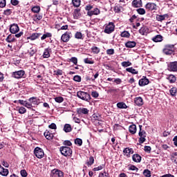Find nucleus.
<instances>
[{
    "label": "nucleus",
    "mask_w": 177,
    "mask_h": 177,
    "mask_svg": "<svg viewBox=\"0 0 177 177\" xmlns=\"http://www.w3.org/2000/svg\"><path fill=\"white\" fill-rule=\"evenodd\" d=\"M77 97H79V99H82V100H85V102H89V100H91V95L84 91H78L77 93Z\"/></svg>",
    "instance_id": "nucleus-1"
},
{
    "label": "nucleus",
    "mask_w": 177,
    "mask_h": 177,
    "mask_svg": "<svg viewBox=\"0 0 177 177\" xmlns=\"http://www.w3.org/2000/svg\"><path fill=\"white\" fill-rule=\"evenodd\" d=\"M59 150L62 156L65 157H70L73 154V150L68 147H62Z\"/></svg>",
    "instance_id": "nucleus-2"
},
{
    "label": "nucleus",
    "mask_w": 177,
    "mask_h": 177,
    "mask_svg": "<svg viewBox=\"0 0 177 177\" xmlns=\"http://www.w3.org/2000/svg\"><path fill=\"white\" fill-rule=\"evenodd\" d=\"M175 50V46L174 44H168L163 49L165 55H172Z\"/></svg>",
    "instance_id": "nucleus-3"
},
{
    "label": "nucleus",
    "mask_w": 177,
    "mask_h": 177,
    "mask_svg": "<svg viewBox=\"0 0 177 177\" xmlns=\"http://www.w3.org/2000/svg\"><path fill=\"white\" fill-rule=\"evenodd\" d=\"M115 28V26H114V23L109 22V24L105 25V28L104 31L106 34H111V32L114 31Z\"/></svg>",
    "instance_id": "nucleus-4"
},
{
    "label": "nucleus",
    "mask_w": 177,
    "mask_h": 177,
    "mask_svg": "<svg viewBox=\"0 0 177 177\" xmlns=\"http://www.w3.org/2000/svg\"><path fill=\"white\" fill-rule=\"evenodd\" d=\"M140 136L139 143H145L146 142V131L142 130V126L140 125V131L138 133Z\"/></svg>",
    "instance_id": "nucleus-5"
},
{
    "label": "nucleus",
    "mask_w": 177,
    "mask_h": 177,
    "mask_svg": "<svg viewBox=\"0 0 177 177\" xmlns=\"http://www.w3.org/2000/svg\"><path fill=\"white\" fill-rule=\"evenodd\" d=\"M35 155L37 158H44V156H45V153H44V149L36 147L34 150Z\"/></svg>",
    "instance_id": "nucleus-6"
},
{
    "label": "nucleus",
    "mask_w": 177,
    "mask_h": 177,
    "mask_svg": "<svg viewBox=\"0 0 177 177\" xmlns=\"http://www.w3.org/2000/svg\"><path fill=\"white\" fill-rule=\"evenodd\" d=\"M72 37L73 34H71V32L68 31L62 35L61 39L63 42H68Z\"/></svg>",
    "instance_id": "nucleus-7"
},
{
    "label": "nucleus",
    "mask_w": 177,
    "mask_h": 177,
    "mask_svg": "<svg viewBox=\"0 0 177 177\" xmlns=\"http://www.w3.org/2000/svg\"><path fill=\"white\" fill-rule=\"evenodd\" d=\"M50 176L51 177H64V174H63V171L57 169H54L51 171Z\"/></svg>",
    "instance_id": "nucleus-8"
},
{
    "label": "nucleus",
    "mask_w": 177,
    "mask_h": 177,
    "mask_svg": "<svg viewBox=\"0 0 177 177\" xmlns=\"http://www.w3.org/2000/svg\"><path fill=\"white\" fill-rule=\"evenodd\" d=\"M20 31V28H19V25L17 24H12L10 26V32L11 34H17Z\"/></svg>",
    "instance_id": "nucleus-9"
},
{
    "label": "nucleus",
    "mask_w": 177,
    "mask_h": 177,
    "mask_svg": "<svg viewBox=\"0 0 177 177\" xmlns=\"http://www.w3.org/2000/svg\"><path fill=\"white\" fill-rule=\"evenodd\" d=\"M168 70L176 73L177 71V62H170L168 65Z\"/></svg>",
    "instance_id": "nucleus-10"
},
{
    "label": "nucleus",
    "mask_w": 177,
    "mask_h": 177,
    "mask_svg": "<svg viewBox=\"0 0 177 177\" xmlns=\"http://www.w3.org/2000/svg\"><path fill=\"white\" fill-rule=\"evenodd\" d=\"M24 74H25L24 71H18L12 73V77H14V78L19 79V78L23 77Z\"/></svg>",
    "instance_id": "nucleus-11"
},
{
    "label": "nucleus",
    "mask_w": 177,
    "mask_h": 177,
    "mask_svg": "<svg viewBox=\"0 0 177 177\" xmlns=\"http://www.w3.org/2000/svg\"><path fill=\"white\" fill-rule=\"evenodd\" d=\"M145 8L148 10H157V5L154 3H148L145 6Z\"/></svg>",
    "instance_id": "nucleus-12"
},
{
    "label": "nucleus",
    "mask_w": 177,
    "mask_h": 177,
    "mask_svg": "<svg viewBox=\"0 0 177 177\" xmlns=\"http://www.w3.org/2000/svg\"><path fill=\"white\" fill-rule=\"evenodd\" d=\"M87 15L88 16H93V15L97 16V15H100V10L95 8L93 10L88 11Z\"/></svg>",
    "instance_id": "nucleus-13"
},
{
    "label": "nucleus",
    "mask_w": 177,
    "mask_h": 177,
    "mask_svg": "<svg viewBox=\"0 0 177 177\" xmlns=\"http://www.w3.org/2000/svg\"><path fill=\"white\" fill-rule=\"evenodd\" d=\"M0 175H1L2 176H8V175H9V170H8V169L3 168V167H2L1 165H0Z\"/></svg>",
    "instance_id": "nucleus-14"
},
{
    "label": "nucleus",
    "mask_w": 177,
    "mask_h": 177,
    "mask_svg": "<svg viewBox=\"0 0 177 177\" xmlns=\"http://www.w3.org/2000/svg\"><path fill=\"white\" fill-rule=\"evenodd\" d=\"M131 5L133 8H142V0H133Z\"/></svg>",
    "instance_id": "nucleus-15"
},
{
    "label": "nucleus",
    "mask_w": 177,
    "mask_h": 177,
    "mask_svg": "<svg viewBox=\"0 0 177 177\" xmlns=\"http://www.w3.org/2000/svg\"><path fill=\"white\" fill-rule=\"evenodd\" d=\"M50 52H52L51 48H46L43 54L44 59H48V57H50Z\"/></svg>",
    "instance_id": "nucleus-16"
},
{
    "label": "nucleus",
    "mask_w": 177,
    "mask_h": 177,
    "mask_svg": "<svg viewBox=\"0 0 177 177\" xmlns=\"http://www.w3.org/2000/svg\"><path fill=\"white\" fill-rule=\"evenodd\" d=\"M77 113L80 115L82 114H88V113H89V110H88L86 108H79L77 109Z\"/></svg>",
    "instance_id": "nucleus-17"
},
{
    "label": "nucleus",
    "mask_w": 177,
    "mask_h": 177,
    "mask_svg": "<svg viewBox=\"0 0 177 177\" xmlns=\"http://www.w3.org/2000/svg\"><path fill=\"white\" fill-rule=\"evenodd\" d=\"M139 85L140 86H145L146 85H148L149 84V79L145 77L139 80Z\"/></svg>",
    "instance_id": "nucleus-18"
},
{
    "label": "nucleus",
    "mask_w": 177,
    "mask_h": 177,
    "mask_svg": "<svg viewBox=\"0 0 177 177\" xmlns=\"http://www.w3.org/2000/svg\"><path fill=\"white\" fill-rule=\"evenodd\" d=\"M123 153L124 156L129 157L131 154H133V149H132L131 148H126L124 149Z\"/></svg>",
    "instance_id": "nucleus-19"
},
{
    "label": "nucleus",
    "mask_w": 177,
    "mask_h": 177,
    "mask_svg": "<svg viewBox=\"0 0 177 177\" xmlns=\"http://www.w3.org/2000/svg\"><path fill=\"white\" fill-rule=\"evenodd\" d=\"M134 103L137 106H142V104H143V99H142V97H137L134 100Z\"/></svg>",
    "instance_id": "nucleus-20"
},
{
    "label": "nucleus",
    "mask_w": 177,
    "mask_h": 177,
    "mask_svg": "<svg viewBox=\"0 0 177 177\" xmlns=\"http://www.w3.org/2000/svg\"><path fill=\"white\" fill-rule=\"evenodd\" d=\"M129 131L131 135H135L136 133V124H131L129 127Z\"/></svg>",
    "instance_id": "nucleus-21"
},
{
    "label": "nucleus",
    "mask_w": 177,
    "mask_h": 177,
    "mask_svg": "<svg viewBox=\"0 0 177 177\" xmlns=\"http://www.w3.org/2000/svg\"><path fill=\"white\" fill-rule=\"evenodd\" d=\"M132 159L134 162H140L142 161V157L139 154L133 155Z\"/></svg>",
    "instance_id": "nucleus-22"
},
{
    "label": "nucleus",
    "mask_w": 177,
    "mask_h": 177,
    "mask_svg": "<svg viewBox=\"0 0 177 177\" xmlns=\"http://www.w3.org/2000/svg\"><path fill=\"white\" fill-rule=\"evenodd\" d=\"M165 17H168V15L167 14L163 15H157L156 17V19L157 21H163V20H165Z\"/></svg>",
    "instance_id": "nucleus-23"
},
{
    "label": "nucleus",
    "mask_w": 177,
    "mask_h": 177,
    "mask_svg": "<svg viewBox=\"0 0 177 177\" xmlns=\"http://www.w3.org/2000/svg\"><path fill=\"white\" fill-rule=\"evenodd\" d=\"M44 136L48 140H52L53 139V133L49 131L44 132Z\"/></svg>",
    "instance_id": "nucleus-24"
},
{
    "label": "nucleus",
    "mask_w": 177,
    "mask_h": 177,
    "mask_svg": "<svg viewBox=\"0 0 177 177\" xmlns=\"http://www.w3.org/2000/svg\"><path fill=\"white\" fill-rule=\"evenodd\" d=\"M126 48H135L136 46V42L135 41H127L125 44Z\"/></svg>",
    "instance_id": "nucleus-25"
},
{
    "label": "nucleus",
    "mask_w": 177,
    "mask_h": 177,
    "mask_svg": "<svg viewBox=\"0 0 177 177\" xmlns=\"http://www.w3.org/2000/svg\"><path fill=\"white\" fill-rule=\"evenodd\" d=\"M167 80L169 81L170 84H174L176 81V77L174 75H169Z\"/></svg>",
    "instance_id": "nucleus-26"
},
{
    "label": "nucleus",
    "mask_w": 177,
    "mask_h": 177,
    "mask_svg": "<svg viewBox=\"0 0 177 177\" xmlns=\"http://www.w3.org/2000/svg\"><path fill=\"white\" fill-rule=\"evenodd\" d=\"M41 35V33H32L31 36L29 37V39H31V41H35L37 38H39Z\"/></svg>",
    "instance_id": "nucleus-27"
},
{
    "label": "nucleus",
    "mask_w": 177,
    "mask_h": 177,
    "mask_svg": "<svg viewBox=\"0 0 177 177\" xmlns=\"http://www.w3.org/2000/svg\"><path fill=\"white\" fill-rule=\"evenodd\" d=\"M73 130V129L71 128V125L68 124H66L64 127V132H66V133L68 132H71V131Z\"/></svg>",
    "instance_id": "nucleus-28"
},
{
    "label": "nucleus",
    "mask_w": 177,
    "mask_h": 177,
    "mask_svg": "<svg viewBox=\"0 0 177 177\" xmlns=\"http://www.w3.org/2000/svg\"><path fill=\"white\" fill-rule=\"evenodd\" d=\"M148 31H149V28H147V27H142L139 30V32L140 34H141V35H145V34H147Z\"/></svg>",
    "instance_id": "nucleus-29"
},
{
    "label": "nucleus",
    "mask_w": 177,
    "mask_h": 177,
    "mask_svg": "<svg viewBox=\"0 0 177 177\" xmlns=\"http://www.w3.org/2000/svg\"><path fill=\"white\" fill-rule=\"evenodd\" d=\"M162 41V36L158 35L153 38V42H161Z\"/></svg>",
    "instance_id": "nucleus-30"
},
{
    "label": "nucleus",
    "mask_w": 177,
    "mask_h": 177,
    "mask_svg": "<svg viewBox=\"0 0 177 177\" xmlns=\"http://www.w3.org/2000/svg\"><path fill=\"white\" fill-rule=\"evenodd\" d=\"M31 10L33 13H39V12L41 11V7H39V6H35L32 8Z\"/></svg>",
    "instance_id": "nucleus-31"
},
{
    "label": "nucleus",
    "mask_w": 177,
    "mask_h": 177,
    "mask_svg": "<svg viewBox=\"0 0 177 177\" xmlns=\"http://www.w3.org/2000/svg\"><path fill=\"white\" fill-rule=\"evenodd\" d=\"M6 42H15V36L12 35H9L6 39Z\"/></svg>",
    "instance_id": "nucleus-32"
},
{
    "label": "nucleus",
    "mask_w": 177,
    "mask_h": 177,
    "mask_svg": "<svg viewBox=\"0 0 177 177\" xmlns=\"http://www.w3.org/2000/svg\"><path fill=\"white\" fill-rule=\"evenodd\" d=\"M39 20H42V15L36 14L33 15V21H39Z\"/></svg>",
    "instance_id": "nucleus-33"
},
{
    "label": "nucleus",
    "mask_w": 177,
    "mask_h": 177,
    "mask_svg": "<svg viewBox=\"0 0 177 177\" xmlns=\"http://www.w3.org/2000/svg\"><path fill=\"white\" fill-rule=\"evenodd\" d=\"M126 71L131 73V74H138V71L133 67L126 68Z\"/></svg>",
    "instance_id": "nucleus-34"
},
{
    "label": "nucleus",
    "mask_w": 177,
    "mask_h": 177,
    "mask_svg": "<svg viewBox=\"0 0 177 177\" xmlns=\"http://www.w3.org/2000/svg\"><path fill=\"white\" fill-rule=\"evenodd\" d=\"M72 3L75 8H78L81 5V0H72Z\"/></svg>",
    "instance_id": "nucleus-35"
},
{
    "label": "nucleus",
    "mask_w": 177,
    "mask_h": 177,
    "mask_svg": "<svg viewBox=\"0 0 177 177\" xmlns=\"http://www.w3.org/2000/svg\"><path fill=\"white\" fill-rule=\"evenodd\" d=\"M117 107L118 108V109H127V104H125V103H124V102H118V104H117Z\"/></svg>",
    "instance_id": "nucleus-36"
},
{
    "label": "nucleus",
    "mask_w": 177,
    "mask_h": 177,
    "mask_svg": "<svg viewBox=\"0 0 177 177\" xmlns=\"http://www.w3.org/2000/svg\"><path fill=\"white\" fill-rule=\"evenodd\" d=\"M171 161L177 164V152H174L171 153Z\"/></svg>",
    "instance_id": "nucleus-37"
},
{
    "label": "nucleus",
    "mask_w": 177,
    "mask_h": 177,
    "mask_svg": "<svg viewBox=\"0 0 177 177\" xmlns=\"http://www.w3.org/2000/svg\"><path fill=\"white\" fill-rule=\"evenodd\" d=\"M95 162V159L93 158V156H90L88 161L86 162V165L88 167H91Z\"/></svg>",
    "instance_id": "nucleus-38"
},
{
    "label": "nucleus",
    "mask_w": 177,
    "mask_h": 177,
    "mask_svg": "<svg viewBox=\"0 0 177 177\" xmlns=\"http://www.w3.org/2000/svg\"><path fill=\"white\" fill-rule=\"evenodd\" d=\"M80 9H75L74 10V12H73V17L74 19H78V17H80Z\"/></svg>",
    "instance_id": "nucleus-39"
},
{
    "label": "nucleus",
    "mask_w": 177,
    "mask_h": 177,
    "mask_svg": "<svg viewBox=\"0 0 177 177\" xmlns=\"http://www.w3.org/2000/svg\"><path fill=\"white\" fill-rule=\"evenodd\" d=\"M29 102L30 103H31L32 104H38V101H37V97H30L29 99Z\"/></svg>",
    "instance_id": "nucleus-40"
},
{
    "label": "nucleus",
    "mask_w": 177,
    "mask_h": 177,
    "mask_svg": "<svg viewBox=\"0 0 177 177\" xmlns=\"http://www.w3.org/2000/svg\"><path fill=\"white\" fill-rule=\"evenodd\" d=\"M121 37H122L123 38H129V36L131 35L129 34V32L128 31H123L122 33H121Z\"/></svg>",
    "instance_id": "nucleus-41"
},
{
    "label": "nucleus",
    "mask_w": 177,
    "mask_h": 177,
    "mask_svg": "<svg viewBox=\"0 0 177 177\" xmlns=\"http://www.w3.org/2000/svg\"><path fill=\"white\" fill-rule=\"evenodd\" d=\"M176 92H177V88L176 87H173L170 89V95L171 96H176Z\"/></svg>",
    "instance_id": "nucleus-42"
},
{
    "label": "nucleus",
    "mask_w": 177,
    "mask_h": 177,
    "mask_svg": "<svg viewBox=\"0 0 177 177\" xmlns=\"http://www.w3.org/2000/svg\"><path fill=\"white\" fill-rule=\"evenodd\" d=\"M50 37H52V34L47 32V33L43 35V36L41 37V39L42 41H44V39H46V38H50Z\"/></svg>",
    "instance_id": "nucleus-43"
},
{
    "label": "nucleus",
    "mask_w": 177,
    "mask_h": 177,
    "mask_svg": "<svg viewBox=\"0 0 177 177\" xmlns=\"http://www.w3.org/2000/svg\"><path fill=\"white\" fill-rule=\"evenodd\" d=\"M121 9H122V7L120 6L119 5H117L114 7V12H115V13H120V12H121Z\"/></svg>",
    "instance_id": "nucleus-44"
},
{
    "label": "nucleus",
    "mask_w": 177,
    "mask_h": 177,
    "mask_svg": "<svg viewBox=\"0 0 177 177\" xmlns=\"http://www.w3.org/2000/svg\"><path fill=\"white\" fill-rule=\"evenodd\" d=\"M122 67H129V66H132V63H131L129 61L127 62H122Z\"/></svg>",
    "instance_id": "nucleus-45"
},
{
    "label": "nucleus",
    "mask_w": 177,
    "mask_h": 177,
    "mask_svg": "<svg viewBox=\"0 0 177 177\" xmlns=\"http://www.w3.org/2000/svg\"><path fill=\"white\" fill-rule=\"evenodd\" d=\"M84 62L86 64H93V63H95V62L92 61L91 59H88V58H85L84 59Z\"/></svg>",
    "instance_id": "nucleus-46"
},
{
    "label": "nucleus",
    "mask_w": 177,
    "mask_h": 177,
    "mask_svg": "<svg viewBox=\"0 0 177 177\" xmlns=\"http://www.w3.org/2000/svg\"><path fill=\"white\" fill-rule=\"evenodd\" d=\"M136 10L138 15H146V10L144 8H138Z\"/></svg>",
    "instance_id": "nucleus-47"
},
{
    "label": "nucleus",
    "mask_w": 177,
    "mask_h": 177,
    "mask_svg": "<svg viewBox=\"0 0 177 177\" xmlns=\"http://www.w3.org/2000/svg\"><path fill=\"white\" fill-rule=\"evenodd\" d=\"M91 50L93 52V53L97 54L100 52V48L93 46L92 47Z\"/></svg>",
    "instance_id": "nucleus-48"
},
{
    "label": "nucleus",
    "mask_w": 177,
    "mask_h": 177,
    "mask_svg": "<svg viewBox=\"0 0 177 177\" xmlns=\"http://www.w3.org/2000/svg\"><path fill=\"white\" fill-rule=\"evenodd\" d=\"M75 144L77 145L78 146H82V140L80 138H76L75 140Z\"/></svg>",
    "instance_id": "nucleus-49"
},
{
    "label": "nucleus",
    "mask_w": 177,
    "mask_h": 177,
    "mask_svg": "<svg viewBox=\"0 0 177 177\" xmlns=\"http://www.w3.org/2000/svg\"><path fill=\"white\" fill-rule=\"evenodd\" d=\"M143 175H145L146 177H150V176H151V173L150 172V171L149 169H145L143 171Z\"/></svg>",
    "instance_id": "nucleus-50"
},
{
    "label": "nucleus",
    "mask_w": 177,
    "mask_h": 177,
    "mask_svg": "<svg viewBox=\"0 0 177 177\" xmlns=\"http://www.w3.org/2000/svg\"><path fill=\"white\" fill-rule=\"evenodd\" d=\"M75 37L77 38V39H82V33H81V32H77L75 35Z\"/></svg>",
    "instance_id": "nucleus-51"
},
{
    "label": "nucleus",
    "mask_w": 177,
    "mask_h": 177,
    "mask_svg": "<svg viewBox=\"0 0 177 177\" xmlns=\"http://www.w3.org/2000/svg\"><path fill=\"white\" fill-rule=\"evenodd\" d=\"M55 100L57 103H62V102L64 100V98L62 97H57L55 98Z\"/></svg>",
    "instance_id": "nucleus-52"
},
{
    "label": "nucleus",
    "mask_w": 177,
    "mask_h": 177,
    "mask_svg": "<svg viewBox=\"0 0 177 177\" xmlns=\"http://www.w3.org/2000/svg\"><path fill=\"white\" fill-rule=\"evenodd\" d=\"M18 111L19 114H24L26 111H27V110L26 109V108L21 106L18 109Z\"/></svg>",
    "instance_id": "nucleus-53"
},
{
    "label": "nucleus",
    "mask_w": 177,
    "mask_h": 177,
    "mask_svg": "<svg viewBox=\"0 0 177 177\" xmlns=\"http://www.w3.org/2000/svg\"><path fill=\"white\" fill-rule=\"evenodd\" d=\"M114 52L115 51L113 48L106 50V54L109 55V56H111L112 55H113Z\"/></svg>",
    "instance_id": "nucleus-54"
},
{
    "label": "nucleus",
    "mask_w": 177,
    "mask_h": 177,
    "mask_svg": "<svg viewBox=\"0 0 177 177\" xmlns=\"http://www.w3.org/2000/svg\"><path fill=\"white\" fill-rule=\"evenodd\" d=\"M104 168V165H100L98 166L97 167H95L94 169H93V171H102V169Z\"/></svg>",
    "instance_id": "nucleus-55"
},
{
    "label": "nucleus",
    "mask_w": 177,
    "mask_h": 177,
    "mask_svg": "<svg viewBox=\"0 0 177 177\" xmlns=\"http://www.w3.org/2000/svg\"><path fill=\"white\" fill-rule=\"evenodd\" d=\"M70 61L72 62V63L75 64V66H77L78 63V59H77V57H71Z\"/></svg>",
    "instance_id": "nucleus-56"
},
{
    "label": "nucleus",
    "mask_w": 177,
    "mask_h": 177,
    "mask_svg": "<svg viewBox=\"0 0 177 177\" xmlns=\"http://www.w3.org/2000/svg\"><path fill=\"white\" fill-rule=\"evenodd\" d=\"M29 52V55H30V56H34V55H35V53H37V50H35V48H30Z\"/></svg>",
    "instance_id": "nucleus-57"
},
{
    "label": "nucleus",
    "mask_w": 177,
    "mask_h": 177,
    "mask_svg": "<svg viewBox=\"0 0 177 177\" xmlns=\"http://www.w3.org/2000/svg\"><path fill=\"white\" fill-rule=\"evenodd\" d=\"M6 6V0H0V8H5Z\"/></svg>",
    "instance_id": "nucleus-58"
},
{
    "label": "nucleus",
    "mask_w": 177,
    "mask_h": 177,
    "mask_svg": "<svg viewBox=\"0 0 177 177\" xmlns=\"http://www.w3.org/2000/svg\"><path fill=\"white\" fill-rule=\"evenodd\" d=\"M20 174L22 177H27V171L26 169L21 170Z\"/></svg>",
    "instance_id": "nucleus-59"
},
{
    "label": "nucleus",
    "mask_w": 177,
    "mask_h": 177,
    "mask_svg": "<svg viewBox=\"0 0 177 177\" xmlns=\"http://www.w3.org/2000/svg\"><path fill=\"white\" fill-rule=\"evenodd\" d=\"M91 96L95 98L99 97V93L97 91H92Z\"/></svg>",
    "instance_id": "nucleus-60"
},
{
    "label": "nucleus",
    "mask_w": 177,
    "mask_h": 177,
    "mask_svg": "<svg viewBox=\"0 0 177 177\" xmlns=\"http://www.w3.org/2000/svg\"><path fill=\"white\" fill-rule=\"evenodd\" d=\"M73 80L76 82H81V76L75 75L74 76Z\"/></svg>",
    "instance_id": "nucleus-61"
},
{
    "label": "nucleus",
    "mask_w": 177,
    "mask_h": 177,
    "mask_svg": "<svg viewBox=\"0 0 177 177\" xmlns=\"http://www.w3.org/2000/svg\"><path fill=\"white\" fill-rule=\"evenodd\" d=\"M129 169L131 170V171H136V172H138V167H136V166L134 165H131L129 167Z\"/></svg>",
    "instance_id": "nucleus-62"
},
{
    "label": "nucleus",
    "mask_w": 177,
    "mask_h": 177,
    "mask_svg": "<svg viewBox=\"0 0 177 177\" xmlns=\"http://www.w3.org/2000/svg\"><path fill=\"white\" fill-rule=\"evenodd\" d=\"M49 128L50 129H56L57 127H56V124L52 123L51 124L49 125Z\"/></svg>",
    "instance_id": "nucleus-63"
},
{
    "label": "nucleus",
    "mask_w": 177,
    "mask_h": 177,
    "mask_svg": "<svg viewBox=\"0 0 177 177\" xmlns=\"http://www.w3.org/2000/svg\"><path fill=\"white\" fill-rule=\"evenodd\" d=\"M99 177H107V173H106V172L100 173L99 174Z\"/></svg>",
    "instance_id": "nucleus-64"
}]
</instances>
